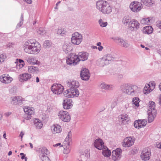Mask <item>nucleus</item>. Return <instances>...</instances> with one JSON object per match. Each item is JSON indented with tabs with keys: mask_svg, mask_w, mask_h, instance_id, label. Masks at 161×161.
<instances>
[{
	"mask_svg": "<svg viewBox=\"0 0 161 161\" xmlns=\"http://www.w3.org/2000/svg\"><path fill=\"white\" fill-rule=\"evenodd\" d=\"M51 130L53 133L56 134L60 133L62 131V129L60 125L55 124L51 127Z\"/></svg>",
	"mask_w": 161,
	"mask_h": 161,
	"instance_id": "31",
	"label": "nucleus"
},
{
	"mask_svg": "<svg viewBox=\"0 0 161 161\" xmlns=\"http://www.w3.org/2000/svg\"><path fill=\"white\" fill-rule=\"evenodd\" d=\"M6 58L7 57L5 54H0V63L3 62Z\"/></svg>",
	"mask_w": 161,
	"mask_h": 161,
	"instance_id": "49",
	"label": "nucleus"
},
{
	"mask_svg": "<svg viewBox=\"0 0 161 161\" xmlns=\"http://www.w3.org/2000/svg\"><path fill=\"white\" fill-rule=\"evenodd\" d=\"M31 77V74L28 73H25L19 75V79L20 82L26 81L30 80Z\"/></svg>",
	"mask_w": 161,
	"mask_h": 161,
	"instance_id": "20",
	"label": "nucleus"
},
{
	"mask_svg": "<svg viewBox=\"0 0 161 161\" xmlns=\"http://www.w3.org/2000/svg\"><path fill=\"white\" fill-rule=\"evenodd\" d=\"M36 82L37 83L39 82V79L38 77H36Z\"/></svg>",
	"mask_w": 161,
	"mask_h": 161,
	"instance_id": "63",
	"label": "nucleus"
},
{
	"mask_svg": "<svg viewBox=\"0 0 161 161\" xmlns=\"http://www.w3.org/2000/svg\"><path fill=\"white\" fill-rule=\"evenodd\" d=\"M58 118L64 122H69L71 119L69 113L66 111L61 110L58 113Z\"/></svg>",
	"mask_w": 161,
	"mask_h": 161,
	"instance_id": "5",
	"label": "nucleus"
},
{
	"mask_svg": "<svg viewBox=\"0 0 161 161\" xmlns=\"http://www.w3.org/2000/svg\"><path fill=\"white\" fill-rule=\"evenodd\" d=\"M69 133L68 135L65 139L64 141L63 142V145H61V147L64 146V153L65 154H67L70 152V149L69 148V145L70 142L71 141V139L70 136H69Z\"/></svg>",
	"mask_w": 161,
	"mask_h": 161,
	"instance_id": "8",
	"label": "nucleus"
},
{
	"mask_svg": "<svg viewBox=\"0 0 161 161\" xmlns=\"http://www.w3.org/2000/svg\"><path fill=\"white\" fill-rule=\"evenodd\" d=\"M99 24L101 27H106L108 24L106 22H103L102 19H100L98 21Z\"/></svg>",
	"mask_w": 161,
	"mask_h": 161,
	"instance_id": "48",
	"label": "nucleus"
},
{
	"mask_svg": "<svg viewBox=\"0 0 161 161\" xmlns=\"http://www.w3.org/2000/svg\"><path fill=\"white\" fill-rule=\"evenodd\" d=\"M128 26L130 30L133 31L139 28L140 24L137 20L135 19H132Z\"/></svg>",
	"mask_w": 161,
	"mask_h": 161,
	"instance_id": "14",
	"label": "nucleus"
},
{
	"mask_svg": "<svg viewBox=\"0 0 161 161\" xmlns=\"http://www.w3.org/2000/svg\"><path fill=\"white\" fill-rule=\"evenodd\" d=\"M139 99L138 97H136L133 98L132 102L137 107L139 106Z\"/></svg>",
	"mask_w": 161,
	"mask_h": 161,
	"instance_id": "46",
	"label": "nucleus"
},
{
	"mask_svg": "<svg viewBox=\"0 0 161 161\" xmlns=\"http://www.w3.org/2000/svg\"><path fill=\"white\" fill-rule=\"evenodd\" d=\"M143 31V32L146 34H150L153 32V29L151 26H148L144 27Z\"/></svg>",
	"mask_w": 161,
	"mask_h": 161,
	"instance_id": "37",
	"label": "nucleus"
},
{
	"mask_svg": "<svg viewBox=\"0 0 161 161\" xmlns=\"http://www.w3.org/2000/svg\"><path fill=\"white\" fill-rule=\"evenodd\" d=\"M19 68H21L24 66L25 65V63L24 61L21 59H19Z\"/></svg>",
	"mask_w": 161,
	"mask_h": 161,
	"instance_id": "51",
	"label": "nucleus"
},
{
	"mask_svg": "<svg viewBox=\"0 0 161 161\" xmlns=\"http://www.w3.org/2000/svg\"><path fill=\"white\" fill-rule=\"evenodd\" d=\"M24 135V133L23 131H21L20 132V133L19 134V136H20L21 137V139H22V138L23 136Z\"/></svg>",
	"mask_w": 161,
	"mask_h": 161,
	"instance_id": "59",
	"label": "nucleus"
},
{
	"mask_svg": "<svg viewBox=\"0 0 161 161\" xmlns=\"http://www.w3.org/2000/svg\"><path fill=\"white\" fill-rule=\"evenodd\" d=\"M34 125L37 129H41L43 125L41 121L39 119H36L34 121Z\"/></svg>",
	"mask_w": 161,
	"mask_h": 161,
	"instance_id": "36",
	"label": "nucleus"
},
{
	"mask_svg": "<svg viewBox=\"0 0 161 161\" xmlns=\"http://www.w3.org/2000/svg\"><path fill=\"white\" fill-rule=\"evenodd\" d=\"M116 102H114L111 105V107L112 108H114L115 107V106H116Z\"/></svg>",
	"mask_w": 161,
	"mask_h": 161,
	"instance_id": "60",
	"label": "nucleus"
},
{
	"mask_svg": "<svg viewBox=\"0 0 161 161\" xmlns=\"http://www.w3.org/2000/svg\"><path fill=\"white\" fill-rule=\"evenodd\" d=\"M128 116L126 114H123L118 117V119L119 122L123 123L125 120L128 119Z\"/></svg>",
	"mask_w": 161,
	"mask_h": 161,
	"instance_id": "35",
	"label": "nucleus"
},
{
	"mask_svg": "<svg viewBox=\"0 0 161 161\" xmlns=\"http://www.w3.org/2000/svg\"><path fill=\"white\" fill-rule=\"evenodd\" d=\"M154 89V86H152L151 87H150V86L148 84L146 85L145 87L144 88V91H146V93H148L151 91H152Z\"/></svg>",
	"mask_w": 161,
	"mask_h": 161,
	"instance_id": "42",
	"label": "nucleus"
},
{
	"mask_svg": "<svg viewBox=\"0 0 161 161\" xmlns=\"http://www.w3.org/2000/svg\"><path fill=\"white\" fill-rule=\"evenodd\" d=\"M82 36L78 32H75L72 35L71 42L74 44L79 45L82 41Z\"/></svg>",
	"mask_w": 161,
	"mask_h": 161,
	"instance_id": "4",
	"label": "nucleus"
},
{
	"mask_svg": "<svg viewBox=\"0 0 161 161\" xmlns=\"http://www.w3.org/2000/svg\"><path fill=\"white\" fill-rule=\"evenodd\" d=\"M66 63L69 65H75L79 62L77 56L75 53H70L66 59Z\"/></svg>",
	"mask_w": 161,
	"mask_h": 161,
	"instance_id": "3",
	"label": "nucleus"
},
{
	"mask_svg": "<svg viewBox=\"0 0 161 161\" xmlns=\"http://www.w3.org/2000/svg\"><path fill=\"white\" fill-rule=\"evenodd\" d=\"M11 113L10 112H8L7 113H6L4 115L5 116H6L7 117L9 115H10L11 114Z\"/></svg>",
	"mask_w": 161,
	"mask_h": 161,
	"instance_id": "57",
	"label": "nucleus"
},
{
	"mask_svg": "<svg viewBox=\"0 0 161 161\" xmlns=\"http://www.w3.org/2000/svg\"><path fill=\"white\" fill-rule=\"evenodd\" d=\"M55 31L58 35L62 36H65L67 33L65 30L64 28L61 27H59L58 29H55Z\"/></svg>",
	"mask_w": 161,
	"mask_h": 161,
	"instance_id": "32",
	"label": "nucleus"
},
{
	"mask_svg": "<svg viewBox=\"0 0 161 161\" xmlns=\"http://www.w3.org/2000/svg\"><path fill=\"white\" fill-rule=\"evenodd\" d=\"M24 110L25 113L28 115L27 117L28 120L31 119V115L33 114L34 113V109L32 107L25 106L24 108Z\"/></svg>",
	"mask_w": 161,
	"mask_h": 161,
	"instance_id": "19",
	"label": "nucleus"
},
{
	"mask_svg": "<svg viewBox=\"0 0 161 161\" xmlns=\"http://www.w3.org/2000/svg\"><path fill=\"white\" fill-rule=\"evenodd\" d=\"M101 42H98L97 43L96 45L97 46H101Z\"/></svg>",
	"mask_w": 161,
	"mask_h": 161,
	"instance_id": "64",
	"label": "nucleus"
},
{
	"mask_svg": "<svg viewBox=\"0 0 161 161\" xmlns=\"http://www.w3.org/2000/svg\"><path fill=\"white\" fill-rule=\"evenodd\" d=\"M20 21L19 23H18L17 25V27H20L22 25L23 22V15L22 14L21 15L20 18Z\"/></svg>",
	"mask_w": 161,
	"mask_h": 161,
	"instance_id": "50",
	"label": "nucleus"
},
{
	"mask_svg": "<svg viewBox=\"0 0 161 161\" xmlns=\"http://www.w3.org/2000/svg\"><path fill=\"white\" fill-rule=\"evenodd\" d=\"M64 96L66 97H77L79 94L77 89H70L65 91L63 93Z\"/></svg>",
	"mask_w": 161,
	"mask_h": 161,
	"instance_id": "6",
	"label": "nucleus"
},
{
	"mask_svg": "<svg viewBox=\"0 0 161 161\" xmlns=\"http://www.w3.org/2000/svg\"><path fill=\"white\" fill-rule=\"evenodd\" d=\"M157 111L154 110L153 111H147L148 121L149 123L153 122L156 116Z\"/></svg>",
	"mask_w": 161,
	"mask_h": 161,
	"instance_id": "23",
	"label": "nucleus"
},
{
	"mask_svg": "<svg viewBox=\"0 0 161 161\" xmlns=\"http://www.w3.org/2000/svg\"><path fill=\"white\" fill-rule=\"evenodd\" d=\"M52 45L51 42L49 40L45 41L43 44V47L45 48H49Z\"/></svg>",
	"mask_w": 161,
	"mask_h": 161,
	"instance_id": "45",
	"label": "nucleus"
},
{
	"mask_svg": "<svg viewBox=\"0 0 161 161\" xmlns=\"http://www.w3.org/2000/svg\"><path fill=\"white\" fill-rule=\"evenodd\" d=\"M148 84L150 85V87H151L152 86H154V89L155 88V83L154 82L149 83Z\"/></svg>",
	"mask_w": 161,
	"mask_h": 161,
	"instance_id": "54",
	"label": "nucleus"
},
{
	"mask_svg": "<svg viewBox=\"0 0 161 161\" xmlns=\"http://www.w3.org/2000/svg\"><path fill=\"white\" fill-rule=\"evenodd\" d=\"M103 48V47L101 46H99V47L98 48H97L99 51H102Z\"/></svg>",
	"mask_w": 161,
	"mask_h": 161,
	"instance_id": "56",
	"label": "nucleus"
},
{
	"mask_svg": "<svg viewBox=\"0 0 161 161\" xmlns=\"http://www.w3.org/2000/svg\"><path fill=\"white\" fill-rule=\"evenodd\" d=\"M131 21L129 16H126L124 17L122 19V23L125 25H129Z\"/></svg>",
	"mask_w": 161,
	"mask_h": 161,
	"instance_id": "38",
	"label": "nucleus"
},
{
	"mask_svg": "<svg viewBox=\"0 0 161 161\" xmlns=\"http://www.w3.org/2000/svg\"><path fill=\"white\" fill-rule=\"evenodd\" d=\"M28 71L31 73H37L39 72V69L36 67L34 66H30L28 67Z\"/></svg>",
	"mask_w": 161,
	"mask_h": 161,
	"instance_id": "34",
	"label": "nucleus"
},
{
	"mask_svg": "<svg viewBox=\"0 0 161 161\" xmlns=\"http://www.w3.org/2000/svg\"><path fill=\"white\" fill-rule=\"evenodd\" d=\"M63 49L65 53H67L72 49V48L70 43H65L63 46Z\"/></svg>",
	"mask_w": 161,
	"mask_h": 161,
	"instance_id": "33",
	"label": "nucleus"
},
{
	"mask_svg": "<svg viewBox=\"0 0 161 161\" xmlns=\"http://www.w3.org/2000/svg\"><path fill=\"white\" fill-rule=\"evenodd\" d=\"M120 89L123 93L131 96L137 95L139 92V88L137 86L128 83L121 85Z\"/></svg>",
	"mask_w": 161,
	"mask_h": 161,
	"instance_id": "2",
	"label": "nucleus"
},
{
	"mask_svg": "<svg viewBox=\"0 0 161 161\" xmlns=\"http://www.w3.org/2000/svg\"><path fill=\"white\" fill-rule=\"evenodd\" d=\"M107 1L103 0H99L97 1L96 3L97 8L102 12L106 4L107 3Z\"/></svg>",
	"mask_w": 161,
	"mask_h": 161,
	"instance_id": "26",
	"label": "nucleus"
},
{
	"mask_svg": "<svg viewBox=\"0 0 161 161\" xmlns=\"http://www.w3.org/2000/svg\"><path fill=\"white\" fill-rule=\"evenodd\" d=\"M156 146L158 148L161 149V142L157 144Z\"/></svg>",
	"mask_w": 161,
	"mask_h": 161,
	"instance_id": "58",
	"label": "nucleus"
},
{
	"mask_svg": "<svg viewBox=\"0 0 161 161\" xmlns=\"http://www.w3.org/2000/svg\"><path fill=\"white\" fill-rule=\"evenodd\" d=\"M135 138L130 136L125 138L123 142V146L125 147H129L132 146L134 143Z\"/></svg>",
	"mask_w": 161,
	"mask_h": 161,
	"instance_id": "10",
	"label": "nucleus"
},
{
	"mask_svg": "<svg viewBox=\"0 0 161 161\" xmlns=\"http://www.w3.org/2000/svg\"><path fill=\"white\" fill-rule=\"evenodd\" d=\"M25 2H26L27 3L30 4L32 3L31 0H23Z\"/></svg>",
	"mask_w": 161,
	"mask_h": 161,
	"instance_id": "55",
	"label": "nucleus"
},
{
	"mask_svg": "<svg viewBox=\"0 0 161 161\" xmlns=\"http://www.w3.org/2000/svg\"><path fill=\"white\" fill-rule=\"evenodd\" d=\"M60 145H61V143H58L56 144H55V145H53V146L54 147H58V146H60Z\"/></svg>",
	"mask_w": 161,
	"mask_h": 161,
	"instance_id": "62",
	"label": "nucleus"
},
{
	"mask_svg": "<svg viewBox=\"0 0 161 161\" xmlns=\"http://www.w3.org/2000/svg\"><path fill=\"white\" fill-rule=\"evenodd\" d=\"M122 151L119 148H117L112 152V158L114 161L119 160L121 158V153Z\"/></svg>",
	"mask_w": 161,
	"mask_h": 161,
	"instance_id": "12",
	"label": "nucleus"
},
{
	"mask_svg": "<svg viewBox=\"0 0 161 161\" xmlns=\"http://www.w3.org/2000/svg\"><path fill=\"white\" fill-rule=\"evenodd\" d=\"M64 90V88L60 84H55L51 87V91L55 94L57 95L61 94Z\"/></svg>",
	"mask_w": 161,
	"mask_h": 161,
	"instance_id": "9",
	"label": "nucleus"
},
{
	"mask_svg": "<svg viewBox=\"0 0 161 161\" xmlns=\"http://www.w3.org/2000/svg\"><path fill=\"white\" fill-rule=\"evenodd\" d=\"M130 8L132 11L137 12L140 10L142 7L140 3L133 2L130 4Z\"/></svg>",
	"mask_w": 161,
	"mask_h": 161,
	"instance_id": "13",
	"label": "nucleus"
},
{
	"mask_svg": "<svg viewBox=\"0 0 161 161\" xmlns=\"http://www.w3.org/2000/svg\"><path fill=\"white\" fill-rule=\"evenodd\" d=\"M151 153L149 150L147 149H144L141 155V157L143 160H148L150 157Z\"/></svg>",
	"mask_w": 161,
	"mask_h": 161,
	"instance_id": "17",
	"label": "nucleus"
},
{
	"mask_svg": "<svg viewBox=\"0 0 161 161\" xmlns=\"http://www.w3.org/2000/svg\"><path fill=\"white\" fill-rule=\"evenodd\" d=\"M101 89L106 91H112L114 88V86L112 85H108L105 83H101L100 85Z\"/></svg>",
	"mask_w": 161,
	"mask_h": 161,
	"instance_id": "29",
	"label": "nucleus"
},
{
	"mask_svg": "<svg viewBox=\"0 0 161 161\" xmlns=\"http://www.w3.org/2000/svg\"><path fill=\"white\" fill-rule=\"evenodd\" d=\"M27 62L30 64H37V60L34 57H30L27 59Z\"/></svg>",
	"mask_w": 161,
	"mask_h": 161,
	"instance_id": "41",
	"label": "nucleus"
},
{
	"mask_svg": "<svg viewBox=\"0 0 161 161\" xmlns=\"http://www.w3.org/2000/svg\"><path fill=\"white\" fill-rule=\"evenodd\" d=\"M157 26L158 27L161 29V21H158L157 22Z\"/></svg>",
	"mask_w": 161,
	"mask_h": 161,
	"instance_id": "53",
	"label": "nucleus"
},
{
	"mask_svg": "<svg viewBox=\"0 0 161 161\" xmlns=\"http://www.w3.org/2000/svg\"><path fill=\"white\" fill-rule=\"evenodd\" d=\"M38 34L41 36H44L46 35L47 32L46 30L42 28H40L37 31Z\"/></svg>",
	"mask_w": 161,
	"mask_h": 161,
	"instance_id": "47",
	"label": "nucleus"
},
{
	"mask_svg": "<svg viewBox=\"0 0 161 161\" xmlns=\"http://www.w3.org/2000/svg\"><path fill=\"white\" fill-rule=\"evenodd\" d=\"M78 58L80 61H84L88 59L89 56V54L85 52H81L79 53L78 55H77Z\"/></svg>",
	"mask_w": 161,
	"mask_h": 161,
	"instance_id": "24",
	"label": "nucleus"
},
{
	"mask_svg": "<svg viewBox=\"0 0 161 161\" xmlns=\"http://www.w3.org/2000/svg\"><path fill=\"white\" fill-rule=\"evenodd\" d=\"M102 151L103 154L106 157H108L110 156L111 154V152L109 150H108L106 147H105L103 148Z\"/></svg>",
	"mask_w": 161,
	"mask_h": 161,
	"instance_id": "40",
	"label": "nucleus"
},
{
	"mask_svg": "<svg viewBox=\"0 0 161 161\" xmlns=\"http://www.w3.org/2000/svg\"><path fill=\"white\" fill-rule=\"evenodd\" d=\"M23 47L25 53L32 54H37L41 49V45L34 39L29 40L25 42Z\"/></svg>",
	"mask_w": 161,
	"mask_h": 161,
	"instance_id": "1",
	"label": "nucleus"
},
{
	"mask_svg": "<svg viewBox=\"0 0 161 161\" xmlns=\"http://www.w3.org/2000/svg\"><path fill=\"white\" fill-rule=\"evenodd\" d=\"M115 40L120 46L122 47H127L130 46L129 44L127 42L124 41L122 39L117 37L115 38Z\"/></svg>",
	"mask_w": 161,
	"mask_h": 161,
	"instance_id": "28",
	"label": "nucleus"
},
{
	"mask_svg": "<svg viewBox=\"0 0 161 161\" xmlns=\"http://www.w3.org/2000/svg\"><path fill=\"white\" fill-rule=\"evenodd\" d=\"M142 3L144 5L150 7L153 4L152 0H141Z\"/></svg>",
	"mask_w": 161,
	"mask_h": 161,
	"instance_id": "44",
	"label": "nucleus"
},
{
	"mask_svg": "<svg viewBox=\"0 0 161 161\" xmlns=\"http://www.w3.org/2000/svg\"><path fill=\"white\" fill-rule=\"evenodd\" d=\"M114 58L110 54H107L104 56L101 60V62L104 63L105 65H108L111 61L113 60Z\"/></svg>",
	"mask_w": 161,
	"mask_h": 161,
	"instance_id": "18",
	"label": "nucleus"
},
{
	"mask_svg": "<svg viewBox=\"0 0 161 161\" xmlns=\"http://www.w3.org/2000/svg\"><path fill=\"white\" fill-rule=\"evenodd\" d=\"M147 123L146 119H139L134 122V126L136 128L139 129L142 127H144L146 125Z\"/></svg>",
	"mask_w": 161,
	"mask_h": 161,
	"instance_id": "15",
	"label": "nucleus"
},
{
	"mask_svg": "<svg viewBox=\"0 0 161 161\" xmlns=\"http://www.w3.org/2000/svg\"><path fill=\"white\" fill-rule=\"evenodd\" d=\"M129 103H125L123 106V111H125L129 108Z\"/></svg>",
	"mask_w": 161,
	"mask_h": 161,
	"instance_id": "52",
	"label": "nucleus"
},
{
	"mask_svg": "<svg viewBox=\"0 0 161 161\" xmlns=\"http://www.w3.org/2000/svg\"><path fill=\"white\" fill-rule=\"evenodd\" d=\"M40 153L39 156L42 161H51L47 155L49 153V152L45 147L40 148L39 150Z\"/></svg>",
	"mask_w": 161,
	"mask_h": 161,
	"instance_id": "7",
	"label": "nucleus"
},
{
	"mask_svg": "<svg viewBox=\"0 0 161 161\" xmlns=\"http://www.w3.org/2000/svg\"><path fill=\"white\" fill-rule=\"evenodd\" d=\"M63 108L66 109L70 108L73 106V102L71 99L66 98L64 100Z\"/></svg>",
	"mask_w": 161,
	"mask_h": 161,
	"instance_id": "21",
	"label": "nucleus"
},
{
	"mask_svg": "<svg viewBox=\"0 0 161 161\" xmlns=\"http://www.w3.org/2000/svg\"><path fill=\"white\" fill-rule=\"evenodd\" d=\"M13 103L15 105H21L22 102L24 100V99L20 96H15L11 98Z\"/></svg>",
	"mask_w": 161,
	"mask_h": 161,
	"instance_id": "30",
	"label": "nucleus"
},
{
	"mask_svg": "<svg viewBox=\"0 0 161 161\" xmlns=\"http://www.w3.org/2000/svg\"><path fill=\"white\" fill-rule=\"evenodd\" d=\"M67 86L70 89H77L79 86V83L77 80H73L67 82Z\"/></svg>",
	"mask_w": 161,
	"mask_h": 161,
	"instance_id": "27",
	"label": "nucleus"
},
{
	"mask_svg": "<svg viewBox=\"0 0 161 161\" xmlns=\"http://www.w3.org/2000/svg\"><path fill=\"white\" fill-rule=\"evenodd\" d=\"M154 110L157 111L155 108V103L153 101H150L148 111L150 110V111L152 112Z\"/></svg>",
	"mask_w": 161,
	"mask_h": 161,
	"instance_id": "39",
	"label": "nucleus"
},
{
	"mask_svg": "<svg viewBox=\"0 0 161 161\" xmlns=\"http://www.w3.org/2000/svg\"><path fill=\"white\" fill-rule=\"evenodd\" d=\"M13 80L12 77L6 74H3L0 76V81L2 83L6 84L10 83Z\"/></svg>",
	"mask_w": 161,
	"mask_h": 161,
	"instance_id": "11",
	"label": "nucleus"
},
{
	"mask_svg": "<svg viewBox=\"0 0 161 161\" xmlns=\"http://www.w3.org/2000/svg\"><path fill=\"white\" fill-rule=\"evenodd\" d=\"M152 20L149 18H144L141 20V23L142 24L149 25L151 22Z\"/></svg>",
	"mask_w": 161,
	"mask_h": 161,
	"instance_id": "43",
	"label": "nucleus"
},
{
	"mask_svg": "<svg viewBox=\"0 0 161 161\" xmlns=\"http://www.w3.org/2000/svg\"><path fill=\"white\" fill-rule=\"evenodd\" d=\"M94 144L95 147L99 150L103 149L104 147L103 142L100 139H96Z\"/></svg>",
	"mask_w": 161,
	"mask_h": 161,
	"instance_id": "25",
	"label": "nucleus"
},
{
	"mask_svg": "<svg viewBox=\"0 0 161 161\" xmlns=\"http://www.w3.org/2000/svg\"><path fill=\"white\" fill-rule=\"evenodd\" d=\"M90 75L89 70L86 68L83 69L80 73L81 79L84 80H88L90 77Z\"/></svg>",
	"mask_w": 161,
	"mask_h": 161,
	"instance_id": "16",
	"label": "nucleus"
},
{
	"mask_svg": "<svg viewBox=\"0 0 161 161\" xmlns=\"http://www.w3.org/2000/svg\"><path fill=\"white\" fill-rule=\"evenodd\" d=\"M158 103L159 104H161V94L159 96Z\"/></svg>",
	"mask_w": 161,
	"mask_h": 161,
	"instance_id": "61",
	"label": "nucleus"
},
{
	"mask_svg": "<svg viewBox=\"0 0 161 161\" xmlns=\"http://www.w3.org/2000/svg\"><path fill=\"white\" fill-rule=\"evenodd\" d=\"M112 6L107 2L102 12L104 14H109L112 12Z\"/></svg>",
	"mask_w": 161,
	"mask_h": 161,
	"instance_id": "22",
	"label": "nucleus"
}]
</instances>
